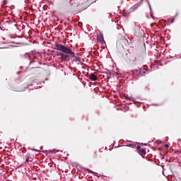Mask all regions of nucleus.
Here are the masks:
<instances>
[{
    "instance_id": "f03ea898",
    "label": "nucleus",
    "mask_w": 181,
    "mask_h": 181,
    "mask_svg": "<svg viewBox=\"0 0 181 181\" xmlns=\"http://www.w3.org/2000/svg\"><path fill=\"white\" fill-rule=\"evenodd\" d=\"M145 56H146V52H145V51L144 50H141V51L136 50L132 54L133 59H144Z\"/></svg>"
},
{
    "instance_id": "7ed1b4c3",
    "label": "nucleus",
    "mask_w": 181,
    "mask_h": 181,
    "mask_svg": "<svg viewBox=\"0 0 181 181\" xmlns=\"http://www.w3.org/2000/svg\"><path fill=\"white\" fill-rule=\"evenodd\" d=\"M137 149L139 151V155H141V156H142V158H145V155H146V151H145V149L141 148L140 146H137Z\"/></svg>"
},
{
    "instance_id": "0eeeda50",
    "label": "nucleus",
    "mask_w": 181,
    "mask_h": 181,
    "mask_svg": "<svg viewBox=\"0 0 181 181\" xmlns=\"http://www.w3.org/2000/svg\"><path fill=\"white\" fill-rule=\"evenodd\" d=\"M89 78L90 80H91V81H97V76H95V74H91L90 76H89Z\"/></svg>"
},
{
    "instance_id": "ddd939ff",
    "label": "nucleus",
    "mask_w": 181,
    "mask_h": 181,
    "mask_svg": "<svg viewBox=\"0 0 181 181\" xmlns=\"http://www.w3.org/2000/svg\"><path fill=\"white\" fill-rule=\"evenodd\" d=\"M86 3L85 2L84 4L86 5Z\"/></svg>"
},
{
    "instance_id": "423d86ee",
    "label": "nucleus",
    "mask_w": 181,
    "mask_h": 181,
    "mask_svg": "<svg viewBox=\"0 0 181 181\" xmlns=\"http://www.w3.org/2000/svg\"><path fill=\"white\" fill-rule=\"evenodd\" d=\"M97 40L99 43H103V42H104V35H103V33H100L98 35Z\"/></svg>"
},
{
    "instance_id": "1a4fd4ad",
    "label": "nucleus",
    "mask_w": 181,
    "mask_h": 181,
    "mask_svg": "<svg viewBox=\"0 0 181 181\" xmlns=\"http://www.w3.org/2000/svg\"><path fill=\"white\" fill-rule=\"evenodd\" d=\"M121 43L123 46H129V42L127 39H124L121 41Z\"/></svg>"
},
{
    "instance_id": "20e7f679",
    "label": "nucleus",
    "mask_w": 181,
    "mask_h": 181,
    "mask_svg": "<svg viewBox=\"0 0 181 181\" xmlns=\"http://www.w3.org/2000/svg\"><path fill=\"white\" fill-rule=\"evenodd\" d=\"M141 3H137L130 8V12H135L139 8Z\"/></svg>"
},
{
    "instance_id": "9b49d317",
    "label": "nucleus",
    "mask_w": 181,
    "mask_h": 181,
    "mask_svg": "<svg viewBox=\"0 0 181 181\" xmlns=\"http://www.w3.org/2000/svg\"><path fill=\"white\" fill-rule=\"evenodd\" d=\"M165 148H169V144H165Z\"/></svg>"
},
{
    "instance_id": "f8f14e48",
    "label": "nucleus",
    "mask_w": 181,
    "mask_h": 181,
    "mask_svg": "<svg viewBox=\"0 0 181 181\" xmlns=\"http://www.w3.org/2000/svg\"><path fill=\"white\" fill-rule=\"evenodd\" d=\"M86 170H88V172H92L90 169H86Z\"/></svg>"
},
{
    "instance_id": "f257e3e1",
    "label": "nucleus",
    "mask_w": 181,
    "mask_h": 181,
    "mask_svg": "<svg viewBox=\"0 0 181 181\" xmlns=\"http://www.w3.org/2000/svg\"><path fill=\"white\" fill-rule=\"evenodd\" d=\"M56 47L57 50H59V52H62L59 53V56L61 57L62 60H64V62H66V60L69 59V54H70L71 57L72 58L75 57V62H80V60H81L80 57H76V53L71 51V49L69 48V47L62 44H57Z\"/></svg>"
},
{
    "instance_id": "9d476101",
    "label": "nucleus",
    "mask_w": 181,
    "mask_h": 181,
    "mask_svg": "<svg viewBox=\"0 0 181 181\" xmlns=\"http://www.w3.org/2000/svg\"><path fill=\"white\" fill-rule=\"evenodd\" d=\"M125 98H126V100H132V97H129L128 95H125Z\"/></svg>"
},
{
    "instance_id": "39448f33",
    "label": "nucleus",
    "mask_w": 181,
    "mask_h": 181,
    "mask_svg": "<svg viewBox=\"0 0 181 181\" xmlns=\"http://www.w3.org/2000/svg\"><path fill=\"white\" fill-rule=\"evenodd\" d=\"M33 156L30 154H27L25 156V162L27 163H29V162H33Z\"/></svg>"
},
{
    "instance_id": "6e6552de",
    "label": "nucleus",
    "mask_w": 181,
    "mask_h": 181,
    "mask_svg": "<svg viewBox=\"0 0 181 181\" xmlns=\"http://www.w3.org/2000/svg\"><path fill=\"white\" fill-rule=\"evenodd\" d=\"M60 5H69L70 4V0H60Z\"/></svg>"
}]
</instances>
